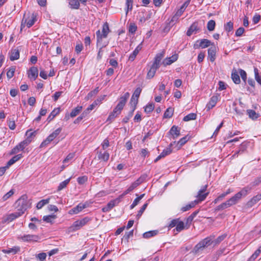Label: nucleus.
<instances>
[{
	"mask_svg": "<svg viewBox=\"0 0 261 261\" xmlns=\"http://www.w3.org/2000/svg\"><path fill=\"white\" fill-rule=\"evenodd\" d=\"M185 228V224L184 223L180 220V219L178 220V222L177 223V224L176 225V226L175 228L173 230L174 232L175 231L177 232H180L181 230H184Z\"/></svg>",
	"mask_w": 261,
	"mask_h": 261,
	"instance_id": "obj_32",
	"label": "nucleus"
},
{
	"mask_svg": "<svg viewBox=\"0 0 261 261\" xmlns=\"http://www.w3.org/2000/svg\"><path fill=\"white\" fill-rule=\"evenodd\" d=\"M122 198H120V195L119 197L115 199L111 200L108 203L107 205L102 208L103 212H108L111 211L115 206L118 205L121 201Z\"/></svg>",
	"mask_w": 261,
	"mask_h": 261,
	"instance_id": "obj_8",
	"label": "nucleus"
},
{
	"mask_svg": "<svg viewBox=\"0 0 261 261\" xmlns=\"http://www.w3.org/2000/svg\"><path fill=\"white\" fill-rule=\"evenodd\" d=\"M140 184V183H137V182H133L129 187L122 194H121L120 195V198H123V197L126 195V194H127L128 193H129L130 192H131L132 191H133L135 188H136Z\"/></svg>",
	"mask_w": 261,
	"mask_h": 261,
	"instance_id": "obj_22",
	"label": "nucleus"
},
{
	"mask_svg": "<svg viewBox=\"0 0 261 261\" xmlns=\"http://www.w3.org/2000/svg\"><path fill=\"white\" fill-rule=\"evenodd\" d=\"M82 106H77L74 109H73L71 112L70 114V116L71 117H74L76 115H77L79 113L82 111Z\"/></svg>",
	"mask_w": 261,
	"mask_h": 261,
	"instance_id": "obj_38",
	"label": "nucleus"
},
{
	"mask_svg": "<svg viewBox=\"0 0 261 261\" xmlns=\"http://www.w3.org/2000/svg\"><path fill=\"white\" fill-rule=\"evenodd\" d=\"M108 44V43H107L105 44H101V43H100V44L98 45V46H100V47L99 49V50H98V52L97 54V59L98 60H100L102 58V53H103L102 48L105 47Z\"/></svg>",
	"mask_w": 261,
	"mask_h": 261,
	"instance_id": "obj_47",
	"label": "nucleus"
},
{
	"mask_svg": "<svg viewBox=\"0 0 261 261\" xmlns=\"http://www.w3.org/2000/svg\"><path fill=\"white\" fill-rule=\"evenodd\" d=\"M28 77L32 80H35L38 76V69L37 67L33 66L28 71Z\"/></svg>",
	"mask_w": 261,
	"mask_h": 261,
	"instance_id": "obj_13",
	"label": "nucleus"
},
{
	"mask_svg": "<svg viewBox=\"0 0 261 261\" xmlns=\"http://www.w3.org/2000/svg\"><path fill=\"white\" fill-rule=\"evenodd\" d=\"M230 206H231V205H230V203L228 202V200H227L225 202L218 205L216 208V211L223 210L227 208Z\"/></svg>",
	"mask_w": 261,
	"mask_h": 261,
	"instance_id": "obj_31",
	"label": "nucleus"
},
{
	"mask_svg": "<svg viewBox=\"0 0 261 261\" xmlns=\"http://www.w3.org/2000/svg\"><path fill=\"white\" fill-rule=\"evenodd\" d=\"M213 241L210 237H207L200 241L194 248V251L195 253L203 250L205 248L209 246Z\"/></svg>",
	"mask_w": 261,
	"mask_h": 261,
	"instance_id": "obj_6",
	"label": "nucleus"
},
{
	"mask_svg": "<svg viewBox=\"0 0 261 261\" xmlns=\"http://www.w3.org/2000/svg\"><path fill=\"white\" fill-rule=\"evenodd\" d=\"M207 188V185H205L199 191L198 194L196 196L197 199L194 200V201L197 202V204L203 201L208 195V192L205 193Z\"/></svg>",
	"mask_w": 261,
	"mask_h": 261,
	"instance_id": "obj_9",
	"label": "nucleus"
},
{
	"mask_svg": "<svg viewBox=\"0 0 261 261\" xmlns=\"http://www.w3.org/2000/svg\"><path fill=\"white\" fill-rule=\"evenodd\" d=\"M158 233V231L152 230L143 233V237L144 238L148 239L151 237L155 236Z\"/></svg>",
	"mask_w": 261,
	"mask_h": 261,
	"instance_id": "obj_45",
	"label": "nucleus"
},
{
	"mask_svg": "<svg viewBox=\"0 0 261 261\" xmlns=\"http://www.w3.org/2000/svg\"><path fill=\"white\" fill-rule=\"evenodd\" d=\"M89 221L90 219L88 217H85L81 220H78L68 228L67 231L68 232L75 231L85 225Z\"/></svg>",
	"mask_w": 261,
	"mask_h": 261,
	"instance_id": "obj_4",
	"label": "nucleus"
},
{
	"mask_svg": "<svg viewBox=\"0 0 261 261\" xmlns=\"http://www.w3.org/2000/svg\"><path fill=\"white\" fill-rule=\"evenodd\" d=\"M196 114L192 113L185 116L183 118V121H189L190 120H195L196 119Z\"/></svg>",
	"mask_w": 261,
	"mask_h": 261,
	"instance_id": "obj_41",
	"label": "nucleus"
},
{
	"mask_svg": "<svg viewBox=\"0 0 261 261\" xmlns=\"http://www.w3.org/2000/svg\"><path fill=\"white\" fill-rule=\"evenodd\" d=\"M147 205H148L147 203L144 204L143 205L140 209V210L138 212V214L137 215V218L138 219H139L140 218V217L141 216V215H142V214L143 213V212L146 208Z\"/></svg>",
	"mask_w": 261,
	"mask_h": 261,
	"instance_id": "obj_53",
	"label": "nucleus"
},
{
	"mask_svg": "<svg viewBox=\"0 0 261 261\" xmlns=\"http://www.w3.org/2000/svg\"><path fill=\"white\" fill-rule=\"evenodd\" d=\"M252 187L248 186L243 188L240 192L236 194L233 196L229 199L228 202L231 206L237 204L243 197H245L251 190Z\"/></svg>",
	"mask_w": 261,
	"mask_h": 261,
	"instance_id": "obj_2",
	"label": "nucleus"
},
{
	"mask_svg": "<svg viewBox=\"0 0 261 261\" xmlns=\"http://www.w3.org/2000/svg\"><path fill=\"white\" fill-rule=\"evenodd\" d=\"M134 111L135 110L130 109L128 114L122 119V122L124 123H127L129 119L132 117Z\"/></svg>",
	"mask_w": 261,
	"mask_h": 261,
	"instance_id": "obj_51",
	"label": "nucleus"
},
{
	"mask_svg": "<svg viewBox=\"0 0 261 261\" xmlns=\"http://www.w3.org/2000/svg\"><path fill=\"white\" fill-rule=\"evenodd\" d=\"M15 162H16V155H14L11 160H10L7 163L6 165L5 166V168L7 169H8L11 165L14 164Z\"/></svg>",
	"mask_w": 261,
	"mask_h": 261,
	"instance_id": "obj_57",
	"label": "nucleus"
},
{
	"mask_svg": "<svg viewBox=\"0 0 261 261\" xmlns=\"http://www.w3.org/2000/svg\"><path fill=\"white\" fill-rule=\"evenodd\" d=\"M216 48L215 46H211L208 49V59L211 62H213L216 59Z\"/></svg>",
	"mask_w": 261,
	"mask_h": 261,
	"instance_id": "obj_16",
	"label": "nucleus"
},
{
	"mask_svg": "<svg viewBox=\"0 0 261 261\" xmlns=\"http://www.w3.org/2000/svg\"><path fill=\"white\" fill-rule=\"evenodd\" d=\"M231 79L233 82L236 84H239L241 82L240 76L238 74L236 70H233L231 73Z\"/></svg>",
	"mask_w": 261,
	"mask_h": 261,
	"instance_id": "obj_26",
	"label": "nucleus"
},
{
	"mask_svg": "<svg viewBox=\"0 0 261 261\" xmlns=\"http://www.w3.org/2000/svg\"><path fill=\"white\" fill-rule=\"evenodd\" d=\"M46 257V254L44 252L40 253L36 255V258L40 261H44Z\"/></svg>",
	"mask_w": 261,
	"mask_h": 261,
	"instance_id": "obj_62",
	"label": "nucleus"
},
{
	"mask_svg": "<svg viewBox=\"0 0 261 261\" xmlns=\"http://www.w3.org/2000/svg\"><path fill=\"white\" fill-rule=\"evenodd\" d=\"M62 128H58L56 129L53 133L49 135L45 140H44L40 144V147L46 146L53 141L61 132Z\"/></svg>",
	"mask_w": 261,
	"mask_h": 261,
	"instance_id": "obj_7",
	"label": "nucleus"
},
{
	"mask_svg": "<svg viewBox=\"0 0 261 261\" xmlns=\"http://www.w3.org/2000/svg\"><path fill=\"white\" fill-rule=\"evenodd\" d=\"M176 143V141H174L170 143L169 147H167L166 149H164L162 152L155 159L154 162H156L161 158L166 156V155L169 154L172 152V150L171 149V147L174 144Z\"/></svg>",
	"mask_w": 261,
	"mask_h": 261,
	"instance_id": "obj_12",
	"label": "nucleus"
},
{
	"mask_svg": "<svg viewBox=\"0 0 261 261\" xmlns=\"http://www.w3.org/2000/svg\"><path fill=\"white\" fill-rule=\"evenodd\" d=\"M154 108V104L153 103H149L145 106L144 111L146 113H150L153 110Z\"/></svg>",
	"mask_w": 261,
	"mask_h": 261,
	"instance_id": "obj_52",
	"label": "nucleus"
},
{
	"mask_svg": "<svg viewBox=\"0 0 261 261\" xmlns=\"http://www.w3.org/2000/svg\"><path fill=\"white\" fill-rule=\"evenodd\" d=\"M28 207V196L24 194L17 199V217L23 214Z\"/></svg>",
	"mask_w": 261,
	"mask_h": 261,
	"instance_id": "obj_3",
	"label": "nucleus"
},
{
	"mask_svg": "<svg viewBox=\"0 0 261 261\" xmlns=\"http://www.w3.org/2000/svg\"><path fill=\"white\" fill-rule=\"evenodd\" d=\"M21 239L25 242H37L40 238L37 235L27 234L21 237Z\"/></svg>",
	"mask_w": 261,
	"mask_h": 261,
	"instance_id": "obj_15",
	"label": "nucleus"
},
{
	"mask_svg": "<svg viewBox=\"0 0 261 261\" xmlns=\"http://www.w3.org/2000/svg\"><path fill=\"white\" fill-rule=\"evenodd\" d=\"M69 5L72 9H78L80 6V3L79 0H69Z\"/></svg>",
	"mask_w": 261,
	"mask_h": 261,
	"instance_id": "obj_29",
	"label": "nucleus"
},
{
	"mask_svg": "<svg viewBox=\"0 0 261 261\" xmlns=\"http://www.w3.org/2000/svg\"><path fill=\"white\" fill-rule=\"evenodd\" d=\"M255 79L257 82L261 85V76L259 75L258 70L257 68L254 69Z\"/></svg>",
	"mask_w": 261,
	"mask_h": 261,
	"instance_id": "obj_56",
	"label": "nucleus"
},
{
	"mask_svg": "<svg viewBox=\"0 0 261 261\" xmlns=\"http://www.w3.org/2000/svg\"><path fill=\"white\" fill-rule=\"evenodd\" d=\"M57 218L55 215H50L44 216L43 217V220L47 223H53L54 220Z\"/></svg>",
	"mask_w": 261,
	"mask_h": 261,
	"instance_id": "obj_36",
	"label": "nucleus"
},
{
	"mask_svg": "<svg viewBox=\"0 0 261 261\" xmlns=\"http://www.w3.org/2000/svg\"><path fill=\"white\" fill-rule=\"evenodd\" d=\"M261 252V249L260 247L257 249L255 252L251 255V256L249 258L250 261L254 260L259 255V253Z\"/></svg>",
	"mask_w": 261,
	"mask_h": 261,
	"instance_id": "obj_55",
	"label": "nucleus"
},
{
	"mask_svg": "<svg viewBox=\"0 0 261 261\" xmlns=\"http://www.w3.org/2000/svg\"><path fill=\"white\" fill-rule=\"evenodd\" d=\"M10 59L11 61L16 60V49L12 48L9 53Z\"/></svg>",
	"mask_w": 261,
	"mask_h": 261,
	"instance_id": "obj_54",
	"label": "nucleus"
},
{
	"mask_svg": "<svg viewBox=\"0 0 261 261\" xmlns=\"http://www.w3.org/2000/svg\"><path fill=\"white\" fill-rule=\"evenodd\" d=\"M2 251L5 253H12L13 254L16 253V248L15 247H13V248H9L8 249H3Z\"/></svg>",
	"mask_w": 261,
	"mask_h": 261,
	"instance_id": "obj_60",
	"label": "nucleus"
},
{
	"mask_svg": "<svg viewBox=\"0 0 261 261\" xmlns=\"http://www.w3.org/2000/svg\"><path fill=\"white\" fill-rule=\"evenodd\" d=\"M97 153V156L99 160H101L102 161L106 162L109 159L110 155L107 151H105L104 152H102V151H99Z\"/></svg>",
	"mask_w": 261,
	"mask_h": 261,
	"instance_id": "obj_25",
	"label": "nucleus"
},
{
	"mask_svg": "<svg viewBox=\"0 0 261 261\" xmlns=\"http://www.w3.org/2000/svg\"><path fill=\"white\" fill-rule=\"evenodd\" d=\"M200 29L198 26V22H194L190 27L187 32V35L190 36L192 34H196L197 32L199 31Z\"/></svg>",
	"mask_w": 261,
	"mask_h": 261,
	"instance_id": "obj_14",
	"label": "nucleus"
},
{
	"mask_svg": "<svg viewBox=\"0 0 261 261\" xmlns=\"http://www.w3.org/2000/svg\"><path fill=\"white\" fill-rule=\"evenodd\" d=\"M247 113L250 118L255 120L259 117V114L256 113L255 111L253 110H247Z\"/></svg>",
	"mask_w": 261,
	"mask_h": 261,
	"instance_id": "obj_35",
	"label": "nucleus"
},
{
	"mask_svg": "<svg viewBox=\"0 0 261 261\" xmlns=\"http://www.w3.org/2000/svg\"><path fill=\"white\" fill-rule=\"evenodd\" d=\"M224 29L229 35V33L231 32L233 29V23L230 21L224 25Z\"/></svg>",
	"mask_w": 261,
	"mask_h": 261,
	"instance_id": "obj_30",
	"label": "nucleus"
},
{
	"mask_svg": "<svg viewBox=\"0 0 261 261\" xmlns=\"http://www.w3.org/2000/svg\"><path fill=\"white\" fill-rule=\"evenodd\" d=\"M129 97V93L126 92L120 97L119 101L113 112L109 115L107 121L112 122L120 113Z\"/></svg>",
	"mask_w": 261,
	"mask_h": 261,
	"instance_id": "obj_1",
	"label": "nucleus"
},
{
	"mask_svg": "<svg viewBox=\"0 0 261 261\" xmlns=\"http://www.w3.org/2000/svg\"><path fill=\"white\" fill-rule=\"evenodd\" d=\"M216 26V22L213 20H210L208 21L207 24V29L209 31H213L214 30Z\"/></svg>",
	"mask_w": 261,
	"mask_h": 261,
	"instance_id": "obj_48",
	"label": "nucleus"
},
{
	"mask_svg": "<svg viewBox=\"0 0 261 261\" xmlns=\"http://www.w3.org/2000/svg\"><path fill=\"white\" fill-rule=\"evenodd\" d=\"M140 184V183H137V182H133L129 187L122 194H121L120 195V198H123V197L126 195V194H127L128 193H129L130 192H131L132 191H133L135 188H136Z\"/></svg>",
	"mask_w": 261,
	"mask_h": 261,
	"instance_id": "obj_24",
	"label": "nucleus"
},
{
	"mask_svg": "<svg viewBox=\"0 0 261 261\" xmlns=\"http://www.w3.org/2000/svg\"><path fill=\"white\" fill-rule=\"evenodd\" d=\"M211 42L206 39L198 40L194 44L193 47L194 49H198L200 48H205L208 47L211 45Z\"/></svg>",
	"mask_w": 261,
	"mask_h": 261,
	"instance_id": "obj_10",
	"label": "nucleus"
},
{
	"mask_svg": "<svg viewBox=\"0 0 261 261\" xmlns=\"http://www.w3.org/2000/svg\"><path fill=\"white\" fill-rule=\"evenodd\" d=\"M36 132H32L31 130H27L25 135L27 136L26 140H29V143H30L32 140V138L35 136Z\"/></svg>",
	"mask_w": 261,
	"mask_h": 261,
	"instance_id": "obj_46",
	"label": "nucleus"
},
{
	"mask_svg": "<svg viewBox=\"0 0 261 261\" xmlns=\"http://www.w3.org/2000/svg\"><path fill=\"white\" fill-rule=\"evenodd\" d=\"M133 234H134L133 230H132L130 231H129V232H126L125 235L123 236V238H122V241L126 240L127 242H128L129 238L133 236Z\"/></svg>",
	"mask_w": 261,
	"mask_h": 261,
	"instance_id": "obj_58",
	"label": "nucleus"
},
{
	"mask_svg": "<svg viewBox=\"0 0 261 261\" xmlns=\"http://www.w3.org/2000/svg\"><path fill=\"white\" fill-rule=\"evenodd\" d=\"M50 198L43 199L39 201L36 205L37 209H41L44 205L48 204L49 202Z\"/></svg>",
	"mask_w": 261,
	"mask_h": 261,
	"instance_id": "obj_39",
	"label": "nucleus"
},
{
	"mask_svg": "<svg viewBox=\"0 0 261 261\" xmlns=\"http://www.w3.org/2000/svg\"><path fill=\"white\" fill-rule=\"evenodd\" d=\"M70 180H64L62 182H61L59 185V186L58 187V191H60L62 190L63 189L65 188L67 185L68 184Z\"/></svg>",
	"mask_w": 261,
	"mask_h": 261,
	"instance_id": "obj_64",
	"label": "nucleus"
},
{
	"mask_svg": "<svg viewBox=\"0 0 261 261\" xmlns=\"http://www.w3.org/2000/svg\"><path fill=\"white\" fill-rule=\"evenodd\" d=\"M29 140H24L21 142L18 145H17V152L19 150H23V149L28 145L29 144Z\"/></svg>",
	"mask_w": 261,
	"mask_h": 261,
	"instance_id": "obj_42",
	"label": "nucleus"
},
{
	"mask_svg": "<svg viewBox=\"0 0 261 261\" xmlns=\"http://www.w3.org/2000/svg\"><path fill=\"white\" fill-rule=\"evenodd\" d=\"M138 102V99L132 96L130 100V109L135 110Z\"/></svg>",
	"mask_w": 261,
	"mask_h": 261,
	"instance_id": "obj_37",
	"label": "nucleus"
},
{
	"mask_svg": "<svg viewBox=\"0 0 261 261\" xmlns=\"http://www.w3.org/2000/svg\"><path fill=\"white\" fill-rule=\"evenodd\" d=\"M85 208H86L85 204L80 203L70 211V214H77Z\"/></svg>",
	"mask_w": 261,
	"mask_h": 261,
	"instance_id": "obj_19",
	"label": "nucleus"
},
{
	"mask_svg": "<svg viewBox=\"0 0 261 261\" xmlns=\"http://www.w3.org/2000/svg\"><path fill=\"white\" fill-rule=\"evenodd\" d=\"M101 101V99H97L92 104L89 105L88 107L84 111L85 113L89 114V112L93 110Z\"/></svg>",
	"mask_w": 261,
	"mask_h": 261,
	"instance_id": "obj_21",
	"label": "nucleus"
},
{
	"mask_svg": "<svg viewBox=\"0 0 261 261\" xmlns=\"http://www.w3.org/2000/svg\"><path fill=\"white\" fill-rule=\"evenodd\" d=\"M196 204H197V201H192L189 204H187L186 206H183L181 208V211L183 212H186L192 207H194Z\"/></svg>",
	"mask_w": 261,
	"mask_h": 261,
	"instance_id": "obj_33",
	"label": "nucleus"
},
{
	"mask_svg": "<svg viewBox=\"0 0 261 261\" xmlns=\"http://www.w3.org/2000/svg\"><path fill=\"white\" fill-rule=\"evenodd\" d=\"M174 113V109L171 107H169L166 109L164 114V118H170L173 116Z\"/></svg>",
	"mask_w": 261,
	"mask_h": 261,
	"instance_id": "obj_34",
	"label": "nucleus"
},
{
	"mask_svg": "<svg viewBox=\"0 0 261 261\" xmlns=\"http://www.w3.org/2000/svg\"><path fill=\"white\" fill-rule=\"evenodd\" d=\"M140 184V183H137V182H133L129 187L122 194H121L120 195V198H123V197L126 195V194H127L128 193H129L130 192H131L132 191H133L135 188H136Z\"/></svg>",
	"mask_w": 261,
	"mask_h": 261,
	"instance_id": "obj_23",
	"label": "nucleus"
},
{
	"mask_svg": "<svg viewBox=\"0 0 261 261\" xmlns=\"http://www.w3.org/2000/svg\"><path fill=\"white\" fill-rule=\"evenodd\" d=\"M15 72V67H11L7 72V76L8 79H10L11 78H12L14 76Z\"/></svg>",
	"mask_w": 261,
	"mask_h": 261,
	"instance_id": "obj_50",
	"label": "nucleus"
},
{
	"mask_svg": "<svg viewBox=\"0 0 261 261\" xmlns=\"http://www.w3.org/2000/svg\"><path fill=\"white\" fill-rule=\"evenodd\" d=\"M180 128L176 125H173L171 127L170 130L168 133V137L171 139H175L178 137L180 134Z\"/></svg>",
	"mask_w": 261,
	"mask_h": 261,
	"instance_id": "obj_11",
	"label": "nucleus"
},
{
	"mask_svg": "<svg viewBox=\"0 0 261 261\" xmlns=\"http://www.w3.org/2000/svg\"><path fill=\"white\" fill-rule=\"evenodd\" d=\"M133 0H126V6L127 7V10L126 11V15L127 14L129 10H132L133 8Z\"/></svg>",
	"mask_w": 261,
	"mask_h": 261,
	"instance_id": "obj_63",
	"label": "nucleus"
},
{
	"mask_svg": "<svg viewBox=\"0 0 261 261\" xmlns=\"http://www.w3.org/2000/svg\"><path fill=\"white\" fill-rule=\"evenodd\" d=\"M60 112V108H58L55 109L48 116L47 120L48 122L51 121Z\"/></svg>",
	"mask_w": 261,
	"mask_h": 261,
	"instance_id": "obj_28",
	"label": "nucleus"
},
{
	"mask_svg": "<svg viewBox=\"0 0 261 261\" xmlns=\"http://www.w3.org/2000/svg\"><path fill=\"white\" fill-rule=\"evenodd\" d=\"M158 69V68L153 67L152 66H151L150 67V69L147 72V75H146V79H151L153 78L155 74V72Z\"/></svg>",
	"mask_w": 261,
	"mask_h": 261,
	"instance_id": "obj_27",
	"label": "nucleus"
},
{
	"mask_svg": "<svg viewBox=\"0 0 261 261\" xmlns=\"http://www.w3.org/2000/svg\"><path fill=\"white\" fill-rule=\"evenodd\" d=\"M261 199V193L252 198L247 202L246 205L248 207H251Z\"/></svg>",
	"mask_w": 261,
	"mask_h": 261,
	"instance_id": "obj_18",
	"label": "nucleus"
},
{
	"mask_svg": "<svg viewBox=\"0 0 261 261\" xmlns=\"http://www.w3.org/2000/svg\"><path fill=\"white\" fill-rule=\"evenodd\" d=\"M110 32L109 24L108 22H105L102 26V32L100 30H98L96 33L97 39V46H98L102 42V38L107 37L108 35Z\"/></svg>",
	"mask_w": 261,
	"mask_h": 261,
	"instance_id": "obj_5",
	"label": "nucleus"
},
{
	"mask_svg": "<svg viewBox=\"0 0 261 261\" xmlns=\"http://www.w3.org/2000/svg\"><path fill=\"white\" fill-rule=\"evenodd\" d=\"M143 196H144V194H142V195H140V196L137 197L134 200L133 203L131 204V205L130 206L131 209H133L134 207H135L138 204V203H139L140 200L143 198Z\"/></svg>",
	"mask_w": 261,
	"mask_h": 261,
	"instance_id": "obj_59",
	"label": "nucleus"
},
{
	"mask_svg": "<svg viewBox=\"0 0 261 261\" xmlns=\"http://www.w3.org/2000/svg\"><path fill=\"white\" fill-rule=\"evenodd\" d=\"M16 218V215L15 214H11L7 216H4L3 218L2 222L3 223H9Z\"/></svg>",
	"mask_w": 261,
	"mask_h": 261,
	"instance_id": "obj_20",
	"label": "nucleus"
},
{
	"mask_svg": "<svg viewBox=\"0 0 261 261\" xmlns=\"http://www.w3.org/2000/svg\"><path fill=\"white\" fill-rule=\"evenodd\" d=\"M218 99V96L217 95H214L211 98L210 101L206 106V108L207 109V110L212 109L216 106Z\"/></svg>",
	"mask_w": 261,
	"mask_h": 261,
	"instance_id": "obj_17",
	"label": "nucleus"
},
{
	"mask_svg": "<svg viewBox=\"0 0 261 261\" xmlns=\"http://www.w3.org/2000/svg\"><path fill=\"white\" fill-rule=\"evenodd\" d=\"M2 251L5 253H12L13 254L16 253V248L15 247H13V248H9L8 249H3Z\"/></svg>",
	"mask_w": 261,
	"mask_h": 261,
	"instance_id": "obj_61",
	"label": "nucleus"
},
{
	"mask_svg": "<svg viewBox=\"0 0 261 261\" xmlns=\"http://www.w3.org/2000/svg\"><path fill=\"white\" fill-rule=\"evenodd\" d=\"M240 105L241 106V108L239 109V108L236 107L234 108V111L237 115H238L239 116H242L244 114L245 112V110L243 108V106L244 104L242 103V102L240 101Z\"/></svg>",
	"mask_w": 261,
	"mask_h": 261,
	"instance_id": "obj_44",
	"label": "nucleus"
},
{
	"mask_svg": "<svg viewBox=\"0 0 261 261\" xmlns=\"http://www.w3.org/2000/svg\"><path fill=\"white\" fill-rule=\"evenodd\" d=\"M179 219V218H176V219L172 220L167 226L168 229H170L174 227H176Z\"/></svg>",
	"mask_w": 261,
	"mask_h": 261,
	"instance_id": "obj_49",
	"label": "nucleus"
},
{
	"mask_svg": "<svg viewBox=\"0 0 261 261\" xmlns=\"http://www.w3.org/2000/svg\"><path fill=\"white\" fill-rule=\"evenodd\" d=\"M189 140L188 136H185L184 137L180 139L177 142V149H179L183 145H184Z\"/></svg>",
	"mask_w": 261,
	"mask_h": 261,
	"instance_id": "obj_40",
	"label": "nucleus"
},
{
	"mask_svg": "<svg viewBox=\"0 0 261 261\" xmlns=\"http://www.w3.org/2000/svg\"><path fill=\"white\" fill-rule=\"evenodd\" d=\"M189 4V1H186L185 2L182 6L180 7V9L177 11V15H181L186 8L188 7Z\"/></svg>",
	"mask_w": 261,
	"mask_h": 261,
	"instance_id": "obj_43",
	"label": "nucleus"
}]
</instances>
